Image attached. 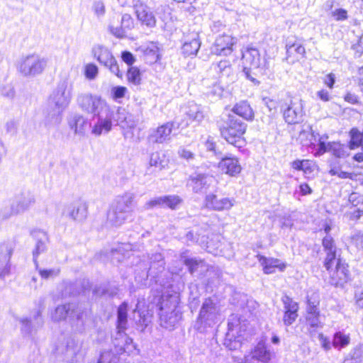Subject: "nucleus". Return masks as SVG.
I'll use <instances>...</instances> for the list:
<instances>
[{
	"label": "nucleus",
	"instance_id": "nucleus-1",
	"mask_svg": "<svg viewBox=\"0 0 363 363\" xmlns=\"http://www.w3.org/2000/svg\"><path fill=\"white\" fill-rule=\"evenodd\" d=\"M73 85L67 80L58 83L49 96L45 119L48 124L57 125L60 123V116L68 106L72 96Z\"/></svg>",
	"mask_w": 363,
	"mask_h": 363
},
{
	"label": "nucleus",
	"instance_id": "nucleus-2",
	"mask_svg": "<svg viewBox=\"0 0 363 363\" xmlns=\"http://www.w3.org/2000/svg\"><path fill=\"white\" fill-rule=\"evenodd\" d=\"M179 295L174 294L162 296L160 306V321L162 328L172 330L181 319V313L177 309Z\"/></svg>",
	"mask_w": 363,
	"mask_h": 363
},
{
	"label": "nucleus",
	"instance_id": "nucleus-3",
	"mask_svg": "<svg viewBox=\"0 0 363 363\" xmlns=\"http://www.w3.org/2000/svg\"><path fill=\"white\" fill-rule=\"evenodd\" d=\"M247 124L234 115H229L223 124L220 125L221 136L230 144L240 147Z\"/></svg>",
	"mask_w": 363,
	"mask_h": 363
},
{
	"label": "nucleus",
	"instance_id": "nucleus-4",
	"mask_svg": "<svg viewBox=\"0 0 363 363\" xmlns=\"http://www.w3.org/2000/svg\"><path fill=\"white\" fill-rule=\"evenodd\" d=\"M47 65V58L38 55H29L21 60L18 71L25 77H35L42 74Z\"/></svg>",
	"mask_w": 363,
	"mask_h": 363
},
{
	"label": "nucleus",
	"instance_id": "nucleus-5",
	"mask_svg": "<svg viewBox=\"0 0 363 363\" xmlns=\"http://www.w3.org/2000/svg\"><path fill=\"white\" fill-rule=\"evenodd\" d=\"M91 52L94 57L99 63L107 67L111 73L119 78L122 77L123 74L120 71L117 61L107 48L97 45L93 47Z\"/></svg>",
	"mask_w": 363,
	"mask_h": 363
},
{
	"label": "nucleus",
	"instance_id": "nucleus-6",
	"mask_svg": "<svg viewBox=\"0 0 363 363\" xmlns=\"http://www.w3.org/2000/svg\"><path fill=\"white\" fill-rule=\"evenodd\" d=\"M283 117L288 124H297L303 121V104L301 99L294 98L281 106Z\"/></svg>",
	"mask_w": 363,
	"mask_h": 363
},
{
	"label": "nucleus",
	"instance_id": "nucleus-7",
	"mask_svg": "<svg viewBox=\"0 0 363 363\" xmlns=\"http://www.w3.org/2000/svg\"><path fill=\"white\" fill-rule=\"evenodd\" d=\"M77 100L82 110L94 116L99 111H106L108 106L100 96L91 94H81Z\"/></svg>",
	"mask_w": 363,
	"mask_h": 363
},
{
	"label": "nucleus",
	"instance_id": "nucleus-8",
	"mask_svg": "<svg viewBox=\"0 0 363 363\" xmlns=\"http://www.w3.org/2000/svg\"><path fill=\"white\" fill-rule=\"evenodd\" d=\"M96 117L97 121L93 125L91 133L96 136H99L104 133H108L112 128L113 111L109 106L106 111H101L94 116Z\"/></svg>",
	"mask_w": 363,
	"mask_h": 363
},
{
	"label": "nucleus",
	"instance_id": "nucleus-9",
	"mask_svg": "<svg viewBox=\"0 0 363 363\" xmlns=\"http://www.w3.org/2000/svg\"><path fill=\"white\" fill-rule=\"evenodd\" d=\"M204 206L206 208L223 211L230 210L235 203V200L227 197H218L213 193L207 194L204 199Z\"/></svg>",
	"mask_w": 363,
	"mask_h": 363
},
{
	"label": "nucleus",
	"instance_id": "nucleus-10",
	"mask_svg": "<svg viewBox=\"0 0 363 363\" xmlns=\"http://www.w3.org/2000/svg\"><path fill=\"white\" fill-rule=\"evenodd\" d=\"M173 122H167L157 128L152 129L147 137V140L151 143L162 144L171 140V134L174 128Z\"/></svg>",
	"mask_w": 363,
	"mask_h": 363
},
{
	"label": "nucleus",
	"instance_id": "nucleus-11",
	"mask_svg": "<svg viewBox=\"0 0 363 363\" xmlns=\"http://www.w3.org/2000/svg\"><path fill=\"white\" fill-rule=\"evenodd\" d=\"M219 316V308L211 298H207L202 304L199 319L208 325L214 324Z\"/></svg>",
	"mask_w": 363,
	"mask_h": 363
},
{
	"label": "nucleus",
	"instance_id": "nucleus-12",
	"mask_svg": "<svg viewBox=\"0 0 363 363\" xmlns=\"http://www.w3.org/2000/svg\"><path fill=\"white\" fill-rule=\"evenodd\" d=\"M13 252V245L11 242L5 241L0 243V278H4L10 273V259Z\"/></svg>",
	"mask_w": 363,
	"mask_h": 363
},
{
	"label": "nucleus",
	"instance_id": "nucleus-13",
	"mask_svg": "<svg viewBox=\"0 0 363 363\" xmlns=\"http://www.w3.org/2000/svg\"><path fill=\"white\" fill-rule=\"evenodd\" d=\"M330 274V282L335 286H343L350 279V274L348 266L338 259L335 269L331 271Z\"/></svg>",
	"mask_w": 363,
	"mask_h": 363
},
{
	"label": "nucleus",
	"instance_id": "nucleus-14",
	"mask_svg": "<svg viewBox=\"0 0 363 363\" xmlns=\"http://www.w3.org/2000/svg\"><path fill=\"white\" fill-rule=\"evenodd\" d=\"M235 43L236 40L229 35H220L214 42L213 52L217 55L228 56L233 52Z\"/></svg>",
	"mask_w": 363,
	"mask_h": 363
},
{
	"label": "nucleus",
	"instance_id": "nucleus-15",
	"mask_svg": "<svg viewBox=\"0 0 363 363\" xmlns=\"http://www.w3.org/2000/svg\"><path fill=\"white\" fill-rule=\"evenodd\" d=\"M138 21L147 27L153 28L156 25V18L150 9L143 3L138 1L134 5Z\"/></svg>",
	"mask_w": 363,
	"mask_h": 363
},
{
	"label": "nucleus",
	"instance_id": "nucleus-16",
	"mask_svg": "<svg viewBox=\"0 0 363 363\" xmlns=\"http://www.w3.org/2000/svg\"><path fill=\"white\" fill-rule=\"evenodd\" d=\"M281 301L284 309V323L286 325H291L298 317V305L288 296H284Z\"/></svg>",
	"mask_w": 363,
	"mask_h": 363
},
{
	"label": "nucleus",
	"instance_id": "nucleus-17",
	"mask_svg": "<svg viewBox=\"0 0 363 363\" xmlns=\"http://www.w3.org/2000/svg\"><path fill=\"white\" fill-rule=\"evenodd\" d=\"M213 182L214 178L212 176L195 174L190 177L188 184L192 187L194 192L199 193L207 189Z\"/></svg>",
	"mask_w": 363,
	"mask_h": 363
},
{
	"label": "nucleus",
	"instance_id": "nucleus-18",
	"mask_svg": "<svg viewBox=\"0 0 363 363\" xmlns=\"http://www.w3.org/2000/svg\"><path fill=\"white\" fill-rule=\"evenodd\" d=\"M35 201V196L30 192H22L16 197L15 202L11 205L12 213H19L28 210Z\"/></svg>",
	"mask_w": 363,
	"mask_h": 363
},
{
	"label": "nucleus",
	"instance_id": "nucleus-19",
	"mask_svg": "<svg viewBox=\"0 0 363 363\" xmlns=\"http://www.w3.org/2000/svg\"><path fill=\"white\" fill-rule=\"evenodd\" d=\"M242 64L244 69H257L260 65V55L257 49L247 48L242 52Z\"/></svg>",
	"mask_w": 363,
	"mask_h": 363
},
{
	"label": "nucleus",
	"instance_id": "nucleus-20",
	"mask_svg": "<svg viewBox=\"0 0 363 363\" xmlns=\"http://www.w3.org/2000/svg\"><path fill=\"white\" fill-rule=\"evenodd\" d=\"M220 170L231 177H235L241 172L242 167L238 159L235 157H225L218 164Z\"/></svg>",
	"mask_w": 363,
	"mask_h": 363
},
{
	"label": "nucleus",
	"instance_id": "nucleus-21",
	"mask_svg": "<svg viewBox=\"0 0 363 363\" xmlns=\"http://www.w3.org/2000/svg\"><path fill=\"white\" fill-rule=\"evenodd\" d=\"M286 59L290 62L294 63L301 58L305 57L306 50L305 48L296 41L287 40L286 44Z\"/></svg>",
	"mask_w": 363,
	"mask_h": 363
},
{
	"label": "nucleus",
	"instance_id": "nucleus-22",
	"mask_svg": "<svg viewBox=\"0 0 363 363\" xmlns=\"http://www.w3.org/2000/svg\"><path fill=\"white\" fill-rule=\"evenodd\" d=\"M69 125L76 135L81 136H84L88 128L91 127L87 119L79 114H75L69 118Z\"/></svg>",
	"mask_w": 363,
	"mask_h": 363
},
{
	"label": "nucleus",
	"instance_id": "nucleus-23",
	"mask_svg": "<svg viewBox=\"0 0 363 363\" xmlns=\"http://www.w3.org/2000/svg\"><path fill=\"white\" fill-rule=\"evenodd\" d=\"M135 197L133 193L125 192L123 195L117 196L111 206L116 208V210L130 214Z\"/></svg>",
	"mask_w": 363,
	"mask_h": 363
},
{
	"label": "nucleus",
	"instance_id": "nucleus-24",
	"mask_svg": "<svg viewBox=\"0 0 363 363\" xmlns=\"http://www.w3.org/2000/svg\"><path fill=\"white\" fill-rule=\"evenodd\" d=\"M257 257L265 274H272L277 268L280 271H284L286 268V264L281 262L278 259L267 258L262 255H258Z\"/></svg>",
	"mask_w": 363,
	"mask_h": 363
},
{
	"label": "nucleus",
	"instance_id": "nucleus-25",
	"mask_svg": "<svg viewBox=\"0 0 363 363\" xmlns=\"http://www.w3.org/2000/svg\"><path fill=\"white\" fill-rule=\"evenodd\" d=\"M87 205L86 203L77 201L68 207L69 216L74 220L82 221L87 216Z\"/></svg>",
	"mask_w": 363,
	"mask_h": 363
},
{
	"label": "nucleus",
	"instance_id": "nucleus-26",
	"mask_svg": "<svg viewBox=\"0 0 363 363\" xmlns=\"http://www.w3.org/2000/svg\"><path fill=\"white\" fill-rule=\"evenodd\" d=\"M120 337L116 339L114 342L115 349L118 353H133L135 350V345L133 340L126 335L119 334Z\"/></svg>",
	"mask_w": 363,
	"mask_h": 363
},
{
	"label": "nucleus",
	"instance_id": "nucleus-27",
	"mask_svg": "<svg viewBox=\"0 0 363 363\" xmlns=\"http://www.w3.org/2000/svg\"><path fill=\"white\" fill-rule=\"evenodd\" d=\"M213 68L220 78L228 79V81L227 82H230L233 80L234 73L230 61L221 60L216 64H213Z\"/></svg>",
	"mask_w": 363,
	"mask_h": 363
},
{
	"label": "nucleus",
	"instance_id": "nucleus-28",
	"mask_svg": "<svg viewBox=\"0 0 363 363\" xmlns=\"http://www.w3.org/2000/svg\"><path fill=\"white\" fill-rule=\"evenodd\" d=\"M130 217V213L116 210L111 206L107 214V222L116 227L121 226Z\"/></svg>",
	"mask_w": 363,
	"mask_h": 363
},
{
	"label": "nucleus",
	"instance_id": "nucleus-29",
	"mask_svg": "<svg viewBox=\"0 0 363 363\" xmlns=\"http://www.w3.org/2000/svg\"><path fill=\"white\" fill-rule=\"evenodd\" d=\"M233 111L247 121H252L254 118V112L247 101H240L235 104Z\"/></svg>",
	"mask_w": 363,
	"mask_h": 363
},
{
	"label": "nucleus",
	"instance_id": "nucleus-30",
	"mask_svg": "<svg viewBox=\"0 0 363 363\" xmlns=\"http://www.w3.org/2000/svg\"><path fill=\"white\" fill-rule=\"evenodd\" d=\"M291 167L294 169L303 171L306 177L312 175L315 170V164L309 160H295L291 163Z\"/></svg>",
	"mask_w": 363,
	"mask_h": 363
},
{
	"label": "nucleus",
	"instance_id": "nucleus-31",
	"mask_svg": "<svg viewBox=\"0 0 363 363\" xmlns=\"http://www.w3.org/2000/svg\"><path fill=\"white\" fill-rule=\"evenodd\" d=\"M298 139L304 146L313 145L316 140L314 132H313L312 128L309 125L305 126L300 131Z\"/></svg>",
	"mask_w": 363,
	"mask_h": 363
},
{
	"label": "nucleus",
	"instance_id": "nucleus-32",
	"mask_svg": "<svg viewBox=\"0 0 363 363\" xmlns=\"http://www.w3.org/2000/svg\"><path fill=\"white\" fill-rule=\"evenodd\" d=\"M221 237L218 235H213L206 242V250L208 252L215 255L223 254L222 243L220 242Z\"/></svg>",
	"mask_w": 363,
	"mask_h": 363
},
{
	"label": "nucleus",
	"instance_id": "nucleus-33",
	"mask_svg": "<svg viewBox=\"0 0 363 363\" xmlns=\"http://www.w3.org/2000/svg\"><path fill=\"white\" fill-rule=\"evenodd\" d=\"M306 323L313 330H315L316 329L321 328L323 326V324L320 320V311H306Z\"/></svg>",
	"mask_w": 363,
	"mask_h": 363
},
{
	"label": "nucleus",
	"instance_id": "nucleus-34",
	"mask_svg": "<svg viewBox=\"0 0 363 363\" xmlns=\"http://www.w3.org/2000/svg\"><path fill=\"white\" fill-rule=\"evenodd\" d=\"M200 42L197 39V34H195L194 38L190 41H186L182 46V52L186 55H196L200 48Z\"/></svg>",
	"mask_w": 363,
	"mask_h": 363
},
{
	"label": "nucleus",
	"instance_id": "nucleus-35",
	"mask_svg": "<svg viewBox=\"0 0 363 363\" xmlns=\"http://www.w3.org/2000/svg\"><path fill=\"white\" fill-rule=\"evenodd\" d=\"M181 257L183 259L184 264L188 267L189 271L191 274H194L195 272L198 271L199 268L206 267L205 262L201 259H198L196 258H188L184 255V253L181 255Z\"/></svg>",
	"mask_w": 363,
	"mask_h": 363
},
{
	"label": "nucleus",
	"instance_id": "nucleus-36",
	"mask_svg": "<svg viewBox=\"0 0 363 363\" xmlns=\"http://www.w3.org/2000/svg\"><path fill=\"white\" fill-rule=\"evenodd\" d=\"M36 236L38 237V240L37 241L35 248L33 250V260L35 264L36 268L38 269V263L37 262V258L40 254L44 252L46 250V246L44 240H46L47 238L45 233L40 231L38 233V235Z\"/></svg>",
	"mask_w": 363,
	"mask_h": 363
},
{
	"label": "nucleus",
	"instance_id": "nucleus-37",
	"mask_svg": "<svg viewBox=\"0 0 363 363\" xmlns=\"http://www.w3.org/2000/svg\"><path fill=\"white\" fill-rule=\"evenodd\" d=\"M128 316V304L123 302L118 308V328L122 331L126 328Z\"/></svg>",
	"mask_w": 363,
	"mask_h": 363
},
{
	"label": "nucleus",
	"instance_id": "nucleus-38",
	"mask_svg": "<svg viewBox=\"0 0 363 363\" xmlns=\"http://www.w3.org/2000/svg\"><path fill=\"white\" fill-rule=\"evenodd\" d=\"M345 145L340 144L337 142H333L330 145V152L336 157L345 158L349 155V150Z\"/></svg>",
	"mask_w": 363,
	"mask_h": 363
},
{
	"label": "nucleus",
	"instance_id": "nucleus-39",
	"mask_svg": "<svg viewBox=\"0 0 363 363\" xmlns=\"http://www.w3.org/2000/svg\"><path fill=\"white\" fill-rule=\"evenodd\" d=\"M190 123H200L204 116L200 108L196 105L190 106L189 110L186 113Z\"/></svg>",
	"mask_w": 363,
	"mask_h": 363
},
{
	"label": "nucleus",
	"instance_id": "nucleus-40",
	"mask_svg": "<svg viewBox=\"0 0 363 363\" xmlns=\"http://www.w3.org/2000/svg\"><path fill=\"white\" fill-rule=\"evenodd\" d=\"M156 264L158 265L159 270H164L165 263L164 261V257L160 253L153 254L150 257V266L148 270L149 274L155 273L154 269Z\"/></svg>",
	"mask_w": 363,
	"mask_h": 363
},
{
	"label": "nucleus",
	"instance_id": "nucleus-41",
	"mask_svg": "<svg viewBox=\"0 0 363 363\" xmlns=\"http://www.w3.org/2000/svg\"><path fill=\"white\" fill-rule=\"evenodd\" d=\"M350 148L354 149L357 147H363V133H360L357 128H352L350 130Z\"/></svg>",
	"mask_w": 363,
	"mask_h": 363
},
{
	"label": "nucleus",
	"instance_id": "nucleus-42",
	"mask_svg": "<svg viewBox=\"0 0 363 363\" xmlns=\"http://www.w3.org/2000/svg\"><path fill=\"white\" fill-rule=\"evenodd\" d=\"M69 310H71L70 304L58 306L52 313V319L54 321L64 320L67 317Z\"/></svg>",
	"mask_w": 363,
	"mask_h": 363
},
{
	"label": "nucleus",
	"instance_id": "nucleus-43",
	"mask_svg": "<svg viewBox=\"0 0 363 363\" xmlns=\"http://www.w3.org/2000/svg\"><path fill=\"white\" fill-rule=\"evenodd\" d=\"M119 357L111 350H104L98 359L97 363H118Z\"/></svg>",
	"mask_w": 363,
	"mask_h": 363
},
{
	"label": "nucleus",
	"instance_id": "nucleus-44",
	"mask_svg": "<svg viewBox=\"0 0 363 363\" xmlns=\"http://www.w3.org/2000/svg\"><path fill=\"white\" fill-rule=\"evenodd\" d=\"M182 203V199L177 195L164 196V208L175 210Z\"/></svg>",
	"mask_w": 363,
	"mask_h": 363
},
{
	"label": "nucleus",
	"instance_id": "nucleus-45",
	"mask_svg": "<svg viewBox=\"0 0 363 363\" xmlns=\"http://www.w3.org/2000/svg\"><path fill=\"white\" fill-rule=\"evenodd\" d=\"M350 340L349 335L338 332L334 335L333 345L335 347H344L349 345Z\"/></svg>",
	"mask_w": 363,
	"mask_h": 363
},
{
	"label": "nucleus",
	"instance_id": "nucleus-46",
	"mask_svg": "<svg viewBox=\"0 0 363 363\" xmlns=\"http://www.w3.org/2000/svg\"><path fill=\"white\" fill-rule=\"evenodd\" d=\"M84 74L89 80H94L99 74V68L94 63H87L84 67Z\"/></svg>",
	"mask_w": 363,
	"mask_h": 363
},
{
	"label": "nucleus",
	"instance_id": "nucleus-47",
	"mask_svg": "<svg viewBox=\"0 0 363 363\" xmlns=\"http://www.w3.org/2000/svg\"><path fill=\"white\" fill-rule=\"evenodd\" d=\"M127 79L133 84H139L141 81L140 70L135 67H130L127 72Z\"/></svg>",
	"mask_w": 363,
	"mask_h": 363
},
{
	"label": "nucleus",
	"instance_id": "nucleus-48",
	"mask_svg": "<svg viewBox=\"0 0 363 363\" xmlns=\"http://www.w3.org/2000/svg\"><path fill=\"white\" fill-rule=\"evenodd\" d=\"M155 207L164 208V196L150 199L144 204L142 208L143 211H147Z\"/></svg>",
	"mask_w": 363,
	"mask_h": 363
},
{
	"label": "nucleus",
	"instance_id": "nucleus-49",
	"mask_svg": "<svg viewBox=\"0 0 363 363\" xmlns=\"http://www.w3.org/2000/svg\"><path fill=\"white\" fill-rule=\"evenodd\" d=\"M38 272L43 279H48L57 277L60 274V270L59 268L49 269H38Z\"/></svg>",
	"mask_w": 363,
	"mask_h": 363
},
{
	"label": "nucleus",
	"instance_id": "nucleus-50",
	"mask_svg": "<svg viewBox=\"0 0 363 363\" xmlns=\"http://www.w3.org/2000/svg\"><path fill=\"white\" fill-rule=\"evenodd\" d=\"M126 120L127 113L124 108H119L115 115L113 113V121H116L118 125L124 127Z\"/></svg>",
	"mask_w": 363,
	"mask_h": 363
},
{
	"label": "nucleus",
	"instance_id": "nucleus-51",
	"mask_svg": "<svg viewBox=\"0 0 363 363\" xmlns=\"http://www.w3.org/2000/svg\"><path fill=\"white\" fill-rule=\"evenodd\" d=\"M331 17L335 21H345L347 18V11L343 9H336L330 13Z\"/></svg>",
	"mask_w": 363,
	"mask_h": 363
},
{
	"label": "nucleus",
	"instance_id": "nucleus-52",
	"mask_svg": "<svg viewBox=\"0 0 363 363\" xmlns=\"http://www.w3.org/2000/svg\"><path fill=\"white\" fill-rule=\"evenodd\" d=\"M128 89L125 86H117L111 89V95L114 100L122 99L125 96Z\"/></svg>",
	"mask_w": 363,
	"mask_h": 363
},
{
	"label": "nucleus",
	"instance_id": "nucleus-53",
	"mask_svg": "<svg viewBox=\"0 0 363 363\" xmlns=\"http://www.w3.org/2000/svg\"><path fill=\"white\" fill-rule=\"evenodd\" d=\"M93 10L94 11L95 15L98 17H102L104 16L106 13V8L105 5L103 1H94L93 4Z\"/></svg>",
	"mask_w": 363,
	"mask_h": 363
},
{
	"label": "nucleus",
	"instance_id": "nucleus-54",
	"mask_svg": "<svg viewBox=\"0 0 363 363\" xmlns=\"http://www.w3.org/2000/svg\"><path fill=\"white\" fill-rule=\"evenodd\" d=\"M18 127V124L17 121L14 120L9 121L5 125L6 132L7 134L14 136L17 133Z\"/></svg>",
	"mask_w": 363,
	"mask_h": 363
},
{
	"label": "nucleus",
	"instance_id": "nucleus-55",
	"mask_svg": "<svg viewBox=\"0 0 363 363\" xmlns=\"http://www.w3.org/2000/svg\"><path fill=\"white\" fill-rule=\"evenodd\" d=\"M121 25L125 30H130L133 28L134 21L130 14L125 13L123 15Z\"/></svg>",
	"mask_w": 363,
	"mask_h": 363
},
{
	"label": "nucleus",
	"instance_id": "nucleus-56",
	"mask_svg": "<svg viewBox=\"0 0 363 363\" xmlns=\"http://www.w3.org/2000/svg\"><path fill=\"white\" fill-rule=\"evenodd\" d=\"M318 298V295L316 294H313L311 298H308V306L306 311H319L318 308L319 305V300Z\"/></svg>",
	"mask_w": 363,
	"mask_h": 363
},
{
	"label": "nucleus",
	"instance_id": "nucleus-57",
	"mask_svg": "<svg viewBox=\"0 0 363 363\" xmlns=\"http://www.w3.org/2000/svg\"><path fill=\"white\" fill-rule=\"evenodd\" d=\"M331 143H333V142L326 143L325 140H323V138H319L318 153L323 155L326 152H330Z\"/></svg>",
	"mask_w": 363,
	"mask_h": 363
},
{
	"label": "nucleus",
	"instance_id": "nucleus-58",
	"mask_svg": "<svg viewBox=\"0 0 363 363\" xmlns=\"http://www.w3.org/2000/svg\"><path fill=\"white\" fill-rule=\"evenodd\" d=\"M130 250V245L129 244H122L118 248L112 250L113 256L115 259H118V262L121 261V257H116V255L119 253H123V252H126Z\"/></svg>",
	"mask_w": 363,
	"mask_h": 363
},
{
	"label": "nucleus",
	"instance_id": "nucleus-59",
	"mask_svg": "<svg viewBox=\"0 0 363 363\" xmlns=\"http://www.w3.org/2000/svg\"><path fill=\"white\" fill-rule=\"evenodd\" d=\"M339 259L337 258V253L328 254L326 255L324 266L327 269V270H330L334 262L337 263Z\"/></svg>",
	"mask_w": 363,
	"mask_h": 363
},
{
	"label": "nucleus",
	"instance_id": "nucleus-60",
	"mask_svg": "<svg viewBox=\"0 0 363 363\" xmlns=\"http://www.w3.org/2000/svg\"><path fill=\"white\" fill-rule=\"evenodd\" d=\"M111 33L117 38H123L126 35V30L121 26V27L109 26Z\"/></svg>",
	"mask_w": 363,
	"mask_h": 363
},
{
	"label": "nucleus",
	"instance_id": "nucleus-61",
	"mask_svg": "<svg viewBox=\"0 0 363 363\" xmlns=\"http://www.w3.org/2000/svg\"><path fill=\"white\" fill-rule=\"evenodd\" d=\"M352 242L358 249H363V234L357 233L351 238Z\"/></svg>",
	"mask_w": 363,
	"mask_h": 363
},
{
	"label": "nucleus",
	"instance_id": "nucleus-62",
	"mask_svg": "<svg viewBox=\"0 0 363 363\" xmlns=\"http://www.w3.org/2000/svg\"><path fill=\"white\" fill-rule=\"evenodd\" d=\"M324 250L336 247L334 239L330 235H325L322 240Z\"/></svg>",
	"mask_w": 363,
	"mask_h": 363
},
{
	"label": "nucleus",
	"instance_id": "nucleus-63",
	"mask_svg": "<svg viewBox=\"0 0 363 363\" xmlns=\"http://www.w3.org/2000/svg\"><path fill=\"white\" fill-rule=\"evenodd\" d=\"M349 201L352 206H357L358 204L363 203V196L353 192L349 196Z\"/></svg>",
	"mask_w": 363,
	"mask_h": 363
},
{
	"label": "nucleus",
	"instance_id": "nucleus-64",
	"mask_svg": "<svg viewBox=\"0 0 363 363\" xmlns=\"http://www.w3.org/2000/svg\"><path fill=\"white\" fill-rule=\"evenodd\" d=\"M121 57L123 61L125 62L128 65H132L135 61V59L133 54L128 51L123 52L121 54Z\"/></svg>",
	"mask_w": 363,
	"mask_h": 363
}]
</instances>
